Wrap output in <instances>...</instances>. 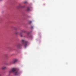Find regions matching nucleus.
<instances>
[{
	"instance_id": "obj_1",
	"label": "nucleus",
	"mask_w": 76,
	"mask_h": 76,
	"mask_svg": "<svg viewBox=\"0 0 76 76\" xmlns=\"http://www.w3.org/2000/svg\"><path fill=\"white\" fill-rule=\"evenodd\" d=\"M14 72H15L14 75H19V74L20 73L19 72L16 71V69L15 68H12L11 70L9 72L10 73H13Z\"/></svg>"
},
{
	"instance_id": "obj_2",
	"label": "nucleus",
	"mask_w": 76,
	"mask_h": 76,
	"mask_svg": "<svg viewBox=\"0 0 76 76\" xmlns=\"http://www.w3.org/2000/svg\"><path fill=\"white\" fill-rule=\"evenodd\" d=\"M26 32V31H25L22 30L21 31V32L20 33H19V32H16L15 34H19V35H20L21 37H22V33H25Z\"/></svg>"
},
{
	"instance_id": "obj_8",
	"label": "nucleus",
	"mask_w": 76,
	"mask_h": 76,
	"mask_svg": "<svg viewBox=\"0 0 76 76\" xmlns=\"http://www.w3.org/2000/svg\"><path fill=\"white\" fill-rule=\"evenodd\" d=\"M29 7H27V11H29Z\"/></svg>"
},
{
	"instance_id": "obj_13",
	"label": "nucleus",
	"mask_w": 76,
	"mask_h": 76,
	"mask_svg": "<svg viewBox=\"0 0 76 76\" xmlns=\"http://www.w3.org/2000/svg\"><path fill=\"white\" fill-rule=\"evenodd\" d=\"M30 34V32H28V33H27V35H28V34Z\"/></svg>"
},
{
	"instance_id": "obj_4",
	"label": "nucleus",
	"mask_w": 76,
	"mask_h": 76,
	"mask_svg": "<svg viewBox=\"0 0 76 76\" xmlns=\"http://www.w3.org/2000/svg\"><path fill=\"white\" fill-rule=\"evenodd\" d=\"M17 61H18V60L17 59H14L13 61L10 62V63L11 64H14V63H16Z\"/></svg>"
},
{
	"instance_id": "obj_9",
	"label": "nucleus",
	"mask_w": 76,
	"mask_h": 76,
	"mask_svg": "<svg viewBox=\"0 0 76 76\" xmlns=\"http://www.w3.org/2000/svg\"><path fill=\"white\" fill-rule=\"evenodd\" d=\"M23 3H25V4L26 3H27V1H24L23 2Z\"/></svg>"
},
{
	"instance_id": "obj_11",
	"label": "nucleus",
	"mask_w": 76,
	"mask_h": 76,
	"mask_svg": "<svg viewBox=\"0 0 76 76\" xmlns=\"http://www.w3.org/2000/svg\"><path fill=\"white\" fill-rule=\"evenodd\" d=\"M14 29H15V30H16V28H14Z\"/></svg>"
},
{
	"instance_id": "obj_14",
	"label": "nucleus",
	"mask_w": 76,
	"mask_h": 76,
	"mask_svg": "<svg viewBox=\"0 0 76 76\" xmlns=\"http://www.w3.org/2000/svg\"><path fill=\"white\" fill-rule=\"evenodd\" d=\"M1 0H0V1H1Z\"/></svg>"
},
{
	"instance_id": "obj_12",
	"label": "nucleus",
	"mask_w": 76,
	"mask_h": 76,
	"mask_svg": "<svg viewBox=\"0 0 76 76\" xmlns=\"http://www.w3.org/2000/svg\"><path fill=\"white\" fill-rule=\"evenodd\" d=\"M33 28V26H31V29Z\"/></svg>"
},
{
	"instance_id": "obj_10",
	"label": "nucleus",
	"mask_w": 76,
	"mask_h": 76,
	"mask_svg": "<svg viewBox=\"0 0 76 76\" xmlns=\"http://www.w3.org/2000/svg\"><path fill=\"white\" fill-rule=\"evenodd\" d=\"M29 23L31 24L32 23V21H30L29 22Z\"/></svg>"
},
{
	"instance_id": "obj_5",
	"label": "nucleus",
	"mask_w": 76,
	"mask_h": 76,
	"mask_svg": "<svg viewBox=\"0 0 76 76\" xmlns=\"http://www.w3.org/2000/svg\"><path fill=\"white\" fill-rule=\"evenodd\" d=\"M21 46H22V44L20 43H19L17 45V47L18 49H20L21 48Z\"/></svg>"
},
{
	"instance_id": "obj_6",
	"label": "nucleus",
	"mask_w": 76,
	"mask_h": 76,
	"mask_svg": "<svg viewBox=\"0 0 76 76\" xmlns=\"http://www.w3.org/2000/svg\"><path fill=\"white\" fill-rule=\"evenodd\" d=\"M23 7H25V6H22L21 5H20L18 7V8H23Z\"/></svg>"
},
{
	"instance_id": "obj_3",
	"label": "nucleus",
	"mask_w": 76,
	"mask_h": 76,
	"mask_svg": "<svg viewBox=\"0 0 76 76\" xmlns=\"http://www.w3.org/2000/svg\"><path fill=\"white\" fill-rule=\"evenodd\" d=\"M22 42L23 45L25 47H26L27 46V43L28 42L26 41H25L23 40H22Z\"/></svg>"
},
{
	"instance_id": "obj_15",
	"label": "nucleus",
	"mask_w": 76,
	"mask_h": 76,
	"mask_svg": "<svg viewBox=\"0 0 76 76\" xmlns=\"http://www.w3.org/2000/svg\"><path fill=\"white\" fill-rule=\"evenodd\" d=\"M0 76H1V75H0Z\"/></svg>"
},
{
	"instance_id": "obj_7",
	"label": "nucleus",
	"mask_w": 76,
	"mask_h": 76,
	"mask_svg": "<svg viewBox=\"0 0 76 76\" xmlns=\"http://www.w3.org/2000/svg\"><path fill=\"white\" fill-rule=\"evenodd\" d=\"M2 69H6V66H3L1 68Z\"/></svg>"
}]
</instances>
